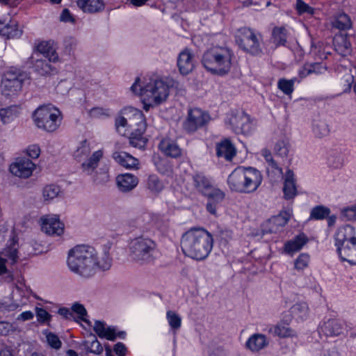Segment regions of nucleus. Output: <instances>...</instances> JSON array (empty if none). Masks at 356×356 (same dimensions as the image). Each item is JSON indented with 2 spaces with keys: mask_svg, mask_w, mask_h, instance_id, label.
<instances>
[{
  "mask_svg": "<svg viewBox=\"0 0 356 356\" xmlns=\"http://www.w3.org/2000/svg\"><path fill=\"white\" fill-rule=\"evenodd\" d=\"M78 44V40L72 36L65 37L63 41V53L67 56L73 55Z\"/></svg>",
  "mask_w": 356,
  "mask_h": 356,
  "instance_id": "obj_45",
  "label": "nucleus"
},
{
  "mask_svg": "<svg viewBox=\"0 0 356 356\" xmlns=\"http://www.w3.org/2000/svg\"><path fill=\"white\" fill-rule=\"evenodd\" d=\"M334 45L336 51L341 55L345 56L351 51V44L346 35H337L334 38Z\"/></svg>",
  "mask_w": 356,
  "mask_h": 356,
  "instance_id": "obj_34",
  "label": "nucleus"
},
{
  "mask_svg": "<svg viewBox=\"0 0 356 356\" xmlns=\"http://www.w3.org/2000/svg\"><path fill=\"white\" fill-rule=\"evenodd\" d=\"M166 318L169 325L175 332L179 330L181 325V317L173 311H168Z\"/></svg>",
  "mask_w": 356,
  "mask_h": 356,
  "instance_id": "obj_52",
  "label": "nucleus"
},
{
  "mask_svg": "<svg viewBox=\"0 0 356 356\" xmlns=\"http://www.w3.org/2000/svg\"><path fill=\"white\" fill-rule=\"evenodd\" d=\"M89 351L95 354H100L103 351V347L97 339L93 340L88 347Z\"/></svg>",
  "mask_w": 356,
  "mask_h": 356,
  "instance_id": "obj_63",
  "label": "nucleus"
},
{
  "mask_svg": "<svg viewBox=\"0 0 356 356\" xmlns=\"http://www.w3.org/2000/svg\"><path fill=\"white\" fill-rule=\"evenodd\" d=\"M333 26L339 30H347L352 26L350 17L345 14L341 13L337 15L332 22Z\"/></svg>",
  "mask_w": 356,
  "mask_h": 356,
  "instance_id": "obj_43",
  "label": "nucleus"
},
{
  "mask_svg": "<svg viewBox=\"0 0 356 356\" xmlns=\"http://www.w3.org/2000/svg\"><path fill=\"white\" fill-rule=\"evenodd\" d=\"M36 317L40 323H44L51 318V315L43 308L36 307Z\"/></svg>",
  "mask_w": 356,
  "mask_h": 356,
  "instance_id": "obj_59",
  "label": "nucleus"
},
{
  "mask_svg": "<svg viewBox=\"0 0 356 356\" xmlns=\"http://www.w3.org/2000/svg\"><path fill=\"white\" fill-rule=\"evenodd\" d=\"M47 340L49 345L51 348L56 349V350H58L61 348L62 343L56 334H55L52 332H49L47 334Z\"/></svg>",
  "mask_w": 356,
  "mask_h": 356,
  "instance_id": "obj_57",
  "label": "nucleus"
},
{
  "mask_svg": "<svg viewBox=\"0 0 356 356\" xmlns=\"http://www.w3.org/2000/svg\"><path fill=\"white\" fill-rule=\"evenodd\" d=\"M209 115L200 108H194L188 111V116L184 122V130L191 134L204 127L209 121Z\"/></svg>",
  "mask_w": 356,
  "mask_h": 356,
  "instance_id": "obj_14",
  "label": "nucleus"
},
{
  "mask_svg": "<svg viewBox=\"0 0 356 356\" xmlns=\"http://www.w3.org/2000/svg\"><path fill=\"white\" fill-rule=\"evenodd\" d=\"M177 67L179 72L183 75H187L193 70L195 67V58L191 49L185 48L179 54Z\"/></svg>",
  "mask_w": 356,
  "mask_h": 356,
  "instance_id": "obj_18",
  "label": "nucleus"
},
{
  "mask_svg": "<svg viewBox=\"0 0 356 356\" xmlns=\"http://www.w3.org/2000/svg\"><path fill=\"white\" fill-rule=\"evenodd\" d=\"M147 185L148 189L154 193H158L161 192L164 187L162 181L155 175L149 176Z\"/></svg>",
  "mask_w": 356,
  "mask_h": 356,
  "instance_id": "obj_49",
  "label": "nucleus"
},
{
  "mask_svg": "<svg viewBox=\"0 0 356 356\" xmlns=\"http://www.w3.org/2000/svg\"><path fill=\"white\" fill-rule=\"evenodd\" d=\"M160 218L154 214L145 212L131 219L129 225L133 229H138L144 235L152 232L155 226L159 225Z\"/></svg>",
  "mask_w": 356,
  "mask_h": 356,
  "instance_id": "obj_13",
  "label": "nucleus"
},
{
  "mask_svg": "<svg viewBox=\"0 0 356 356\" xmlns=\"http://www.w3.org/2000/svg\"><path fill=\"white\" fill-rule=\"evenodd\" d=\"M22 108L19 105H10L0 108V119L3 124L13 122L21 113Z\"/></svg>",
  "mask_w": 356,
  "mask_h": 356,
  "instance_id": "obj_27",
  "label": "nucleus"
},
{
  "mask_svg": "<svg viewBox=\"0 0 356 356\" xmlns=\"http://www.w3.org/2000/svg\"><path fill=\"white\" fill-rule=\"evenodd\" d=\"M327 166L332 169H338L343 165L342 156L339 154H331L327 158Z\"/></svg>",
  "mask_w": 356,
  "mask_h": 356,
  "instance_id": "obj_53",
  "label": "nucleus"
},
{
  "mask_svg": "<svg viewBox=\"0 0 356 356\" xmlns=\"http://www.w3.org/2000/svg\"><path fill=\"white\" fill-rule=\"evenodd\" d=\"M268 344L265 335L262 334H254L252 335L246 342L247 348L250 349L253 352H258L263 349Z\"/></svg>",
  "mask_w": 356,
  "mask_h": 356,
  "instance_id": "obj_28",
  "label": "nucleus"
},
{
  "mask_svg": "<svg viewBox=\"0 0 356 356\" xmlns=\"http://www.w3.org/2000/svg\"><path fill=\"white\" fill-rule=\"evenodd\" d=\"M37 50L44 57L47 58L49 62H56L58 60V56L52 46L50 41H42L37 46Z\"/></svg>",
  "mask_w": 356,
  "mask_h": 356,
  "instance_id": "obj_33",
  "label": "nucleus"
},
{
  "mask_svg": "<svg viewBox=\"0 0 356 356\" xmlns=\"http://www.w3.org/2000/svg\"><path fill=\"white\" fill-rule=\"evenodd\" d=\"M290 218V215L289 213L284 211L281 212L278 216H275L272 219V222L278 226V227H284L288 222Z\"/></svg>",
  "mask_w": 356,
  "mask_h": 356,
  "instance_id": "obj_56",
  "label": "nucleus"
},
{
  "mask_svg": "<svg viewBox=\"0 0 356 356\" xmlns=\"http://www.w3.org/2000/svg\"><path fill=\"white\" fill-rule=\"evenodd\" d=\"M313 132L319 138L327 136L330 133L329 127L324 121L316 122L313 125Z\"/></svg>",
  "mask_w": 356,
  "mask_h": 356,
  "instance_id": "obj_51",
  "label": "nucleus"
},
{
  "mask_svg": "<svg viewBox=\"0 0 356 356\" xmlns=\"http://www.w3.org/2000/svg\"><path fill=\"white\" fill-rule=\"evenodd\" d=\"M287 31L284 27H275L272 31L270 42L275 47L284 46L286 43Z\"/></svg>",
  "mask_w": 356,
  "mask_h": 356,
  "instance_id": "obj_38",
  "label": "nucleus"
},
{
  "mask_svg": "<svg viewBox=\"0 0 356 356\" xmlns=\"http://www.w3.org/2000/svg\"><path fill=\"white\" fill-rule=\"evenodd\" d=\"M284 197L286 200L293 199L297 195V188L293 172L288 169L284 176Z\"/></svg>",
  "mask_w": 356,
  "mask_h": 356,
  "instance_id": "obj_21",
  "label": "nucleus"
},
{
  "mask_svg": "<svg viewBox=\"0 0 356 356\" xmlns=\"http://www.w3.org/2000/svg\"><path fill=\"white\" fill-rule=\"evenodd\" d=\"M296 9L299 15L304 13L313 15L314 13V9L302 0H296Z\"/></svg>",
  "mask_w": 356,
  "mask_h": 356,
  "instance_id": "obj_54",
  "label": "nucleus"
},
{
  "mask_svg": "<svg viewBox=\"0 0 356 356\" xmlns=\"http://www.w3.org/2000/svg\"><path fill=\"white\" fill-rule=\"evenodd\" d=\"M94 248L87 245H77L68 252L67 265L73 273L84 278L91 277V261Z\"/></svg>",
  "mask_w": 356,
  "mask_h": 356,
  "instance_id": "obj_5",
  "label": "nucleus"
},
{
  "mask_svg": "<svg viewBox=\"0 0 356 356\" xmlns=\"http://www.w3.org/2000/svg\"><path fill=\"white\" fill-rule=\"evenodd\" d=\"M113 158L117 163L127 168H134L138 164V159L125 152H114Z\"/></svg>",
  "mask_w": 356,
  "mask_h": 356,
  "instance_id": "obj_31",
  "label": "nucleus"
},
{
  "mask_svg": "<svg viewBox=\"0 0 356 356\" xmlns=\"http://www.w3.org/2000/svg\"><path fill=\"white\" fill-rule=\"evenodd\" d=\"M90 143L87 140L81 141L74 152L73 156L78 161H83L81 165V169L84 173L88 175L96 170L99 164L100 161L104 156V151L99 149L95 151L91 155Z\"/></svg>",
  "mask_w": 356,
  "mask_h": 356,
  "instance_id": "obj_7",
  "label": "nucleus"
},
{
  "mask_svg": "<svg viewBox=\"0 0 356 356\" xmlns=\"http://www.w3.org/2000/svg\"><path fill=\"white\" fill-rule=\"evenodd\" d=\"M262 175L255 168L238 166L227 178V184L232 191L250 193L256 191L262 182Z\"/></svg>",
  "mask_w": 356,
  "mask_h": 356,
  "instance_id": "obj_2",
  "label": "nucleus"
},
{
  "mask_svg": "<svg viewBox=\"0 0 356 356\" xmlns=\"http://www.w3.org/2000/svg\"><path fill=\"white\" fill-rule=\"evenodd\" d=\"M72 312L73 314L74 313H76L79 316V318L86 321L84 316L87 315V311L83 305L79 302H75L72 306Z\"/></svg>",
  "mask_w": 356,
  "mask_h": 356,
  "instance_id": "obj_58",
  "label": "nucleus"
},
{
  "mask_svg": "<svg viewBox=\"0 0 356 356\" xmlns=\"http://www.w3.org/2000/svg\"><path fill=\"white\" fill-rule=\"evenodd\" d=\"M27 155L32 159H37L40 156V149L38 145H31L26 149Z\"/></svg>",
  "mask_w": 356,
  "mask_h": 356,
  "instance_id": "obj_60",
  "label": "nucleus"
},
{
  "mask_svg": "<svg viewBox=\"0 0 356 356\" xmlns=\"http://www.w3.org/2000/svg\"><path fill=\"white\" fill-rule=\"evenodd\" d=\"M60 20L65 23L70 22L74 24L75 22L74 17L67 8H65L63 10L60 15Z\"/></svg>",
  "mask_w": 356,
  "mask_h": 356,
  "instance_id": "obj_62",
  "label": "nucleus"
},
{
  "mask_svg": "<svg viewBox=\"0 0 356 356\" xmlns=\"http://www.w3.org/2000/svg\"><path fill=\"white\" fill-rule=\"evenodd\" d=\"M213 238L203 228H191L181 236V248L185 256L197 261L206 259L213 247Z\"/></svg>",
  "mask_w": 356,
  "mask_h": 356,
  "instance_id": "obj_1",
  "label": "nucleus"
},
{
  "mask_svg": "<svg viewBox=\"0 0 356 356\" xmlns=\"http://www.w3.org/2000/svg\"><path fill=\"white\" fill-rule=\"evenodd\" d=\"M326 70L325 66L323 65L314 63L311 64L305 65L302 70L300 72V76L301 77H305L312 73L321 74Z\"/></svg>",
  "mask_w": 356,
  "mask_h": 356,
  "instance_id": "obj_42",
  "label": "nucleus"
},
{
  "mask_svg": "<svg viewBox=\"0 0 356 356\" xmlns=\"http://www.w3.org/2000/svg\"><path fill=\"white\" fill-rule=\"evenodd\" d=\"M307 241V237L304 234H300L285 243L284 250L286 253L292 254L300 250Z\"/></svg>",
  "mask_w": 356,
  "mask_h": 356,
  "instance_id": "obj_30",
  "label": "nucleus"
},
{
  "mask_svg": "<svg viewBox=\"0 0 356 356\" xmlns=\"http://www.w3.org/2000/svg\"><path fill=\"white\" fill-rule=\"evenodd\" d=\"M29 79V76L26 72L10 69L2 77L0 85L1 95L5 98L16 96L21 90L23 83Z\"/></svg>",
  "mask_w": 356,
  "mask_h": 356,
  "instance_id": "obj_8",
  "label": "nucleus"
},
{
  "mask_svg": "<svg viewBox=\"0 0 356 356\" xmlns=\"http://www.w3.org/2000/svg\"><path fill=\"white\" fill-rule=\"evenodd\" d=\"M216 154L218 157H224L227 161H231L236 155V149L231 142L226 139L216 147Z\"/></svg>",
  "mask_w": 356,
  "mask_h": 356,
  "instance_id": "obj_29",
  "label": "nucleus"
},
{
  "mask_svg": "<svg viewBox=\"0 0 356 356\" xmlns=\"http://www.w3.org/2000/svg\"><path fill=\"white\" fill-rule=\"evenodd\" d=\"M140 79L136 78L131 87V91L142 97H150L156 104L165 102L170 94V88L173 86V80L168 79H150L148 82L139 84Z\"/></svg>",
  "mask_w": 356,
  "mask_h": 356,
  "instance_id": "obj_4",
  "label": "nucleus"
},
{
  "mask_svg": "<svg viewBox=\"0 0 356 356\" xmlns=\"http://www.w3.org/2000/svg\"><path fill=\"white\" fill-rule=\"evenodd\" d=\"M319 332L325 336H338L342 332V324L337 319L329 318L319 325Z\"/></svg>",
  "mask_w": 356,
  "mask_h": 356,
  "instance_id": "obj_23",
  "label": "nucleus"
},
{
  "mask_svg": "<svg viewBox=\"0 0 356 356\" xmlns=\"http://www.w3.org/2000/svg\"><path fill=\"white\" fill-rule=\"evenodd\" d=\"M309 262V255L306 253H302L295 261V268L301 270L307 267Z\"/></svg>",
  "mask_w": 356,
  "mask_h": 356,
  "instance_id": "obj_55",
  "label": "nucleus"
},
{
  "mask_svg": "<svg viewBox=\"0 0 356 356\" xmlns=\"http://www.w3.org/2000/svg\"><path fill=\"white\" fill-rule=\"evenodd\" d=\"M91 175L93 183L98 186L105 185L110 180L108 172L104 169L95 170Z\"/></svg>",
  "mask_w": 356,
  "mask_h": 356,
  "instance_id": "obj_46",
  "label": "nucleus"
},
{
  "mask_svg": "<svg viewBox=\"0 0 356 356\" xmlns=\"http://www.w3.org/2000/svg\"><path fill=\"white\" fill-rule=\"evenodd\" d=\"M111 244L108 243L102 246V250L98 253L94 248V255L92 257L91 261V277L94 276L97 271L108 270L112 266L113 259L110 251Z\"/></svg>",
  "mask_w": 356,
  "mask_h": 356,
  "instance_id": "obj_12",
  "label": "nucleus"
},
{
  "mask_svg": "<svg viewBox=\"0 0 356 356\" xmlns=\"http://www.w3.org/2000/svg\"><path fill=\"white\" fill-rule=\"evenodd\" d=\"M290 143L287 138H282L277 141L274 147L275 154L281 157H287L290 150Z\"/></svg>",
  "mask_w": 356,
  "mask_h": 356,
  "instance_id": "obj_41",
  "label": "nucleus"
},
{
  "mask_svg": "<svg viewBox=\"0 0 356 356\" xmlns=\"http://www.w3.org/2000/svg\"><path fill=\"white\" fill-rule=\"evenodd\" d=\"M270 332L282 338L293 337L296 334L295 331L284 322L277 323L270 330Z\"/></svg>",
  "mask_w": 356,
  "mask_h": 356,
  "instance_id": "obj_40",
  "label": "nucleus"
},
{
  "mask_svg": "<svg viewBox=\"0 0 356 356\" xmlns=\"http://www.w3.org/2000/svg\"><path fill=\"white\" fill-rule=\"evenodd\" d=\"M221 201H216L214 198L208 197V202L207 204V210L211 214H216V204Z\"/></svg>",
  "mask_w": 356,
  "mask_h": 356,
  "instance_id": "obj_64",
  "label": "nucleus"
},
{
  "mask_svg": "<svg viewBox=\"0 0 356 356\" xmlns=\"http://www.w3.org/2000/svg\"><path fill=\"white\" fill-rule=\"evenodd\" d=\"M334 239L336 246L350 243L353 241L356 243L355 228L350 225L339 227L335 233Z\"/></svg>",
  "mask_w": 356,
  "mask_h": 356,
  "instance_id": "obj_20",
  "label": "nucleus"
},
{
  "mask_svg": "<svg viewBox=\"0 0 356 356\" xmlns=\"http://www.w3.org/2000/svg\"><path fill=\"white\" fill-rule=\"evenodd\" d=\"M118 189L122 193L132 191L138 184V179L132 174L126 173L120 175L116 178Z\"/></svg>",
  "mask_w": 356,
  "mask_h": 356,
  "instance_id": "obj_24",
  "label": "nucleus"
},
{
  "mask_svg": "<svg viewBox=\"0 0 356 356\" xmlns=\"http://www.w3.org/2000/svg\"><path fill=\"white\" fill-rule=\"evenodd\" d=\"M35 165L29 159H22L18 160L10 167V170L14 175L22 177L28 178L35 169Z\"/></svg>",
  "mask_w": 356,
  "mask_h": 356,
  "instance_id": "obj_19",
  "label": "nucleus"
},
{
  "mask_svg": "<svg viewBox=\"0 0 356 356\" xmlns=\"http://www.w3.org/2000/svg\"><path fill=\"white\" fill-rule=\"evenodd\" d=\"M193 184L199 193L207 197L214 198L216 201H222L225 197V193L214 188L203 173H195L193 176Z\"/></svg>",
  "mask_w": 356,
  "mask_h": 356,
  "instance_id": "obj_11",
  "label": "nucleus"
},
{
  "mask_svg": "<svg viewBox=\"0 0 356 356\" xmlns=\"http://www.w3.org/2000/svg\"><path fill=\"white\" fill-rule=\"evenodd\" d=\"M30 59L33 70L40 75L48 74L53 70L51 65L46 59L35 58L34 56H32Z\"/></svg>",
  "mask_w": 356,
  "mask_h": 356,
  "instance_id": "obj_35",
  "label": "nucleus"
},
{
  "mask_svg": "<svg viewBox=\"0 0 356 356\" xmlns=\"http://www.w3.org/2000/svg\"><path fill=\"white\" fill-rule=\"evenodd\" d=\"M93 329L100 338H106L110 341H115L116 339L115 328L113 327H105V323L103 321H96Z\"/></svg>",
  "mask_w": 356,
  "mask_h": 356,
  "instance_id": "obj_32",
  "label": "nucleus"
},
{
  "mask_svg": "<svg viewBox=\"0 0 356 356\" xmlns=\"http://www.w3.org/2000/svg\"><path fill=\"white\" fill-rule=\"evenodd\" d=\"M229 125L232 130L237 134H248L252 129L250 118L243 111H237L233 113L229 119Z\"/></svg>",
  "mask_w": 356,
  "mask_h": 356,
  "instance_id": "obj_15",
  "label": "nucleus"
},
{
  "mask_svg": "<svg viewBox=\"0 0 356 356\" xmlns=\"http://www.w3.org/2000/svg\"><path fill=\"white\" fill-rule=\"evenodd\" d=\"M122 114L129 117V127L133 131L145 133L146 123L142 111L134 107H127L122 111Z\"/></svg>",
  "mask_w": 356,
  "mask_h": 356,
  "instance_id": "obj_16",
  "label": "nucleus"
},
{
  "mask_svg": "<svg viewBox=\"0 0 356 356\" xmlns=\"http://www.w3.org/2000/svg\"><path fill=\"white\" fill-rule=\"evenodd\" d=\"M330 213V209L325 206L318 205L314 207L310 213V219L323 220Z\"/></svg>",
  "mask_w": 356,
  "mask_h": 356,
  "instance_id": "obj_47",
  "label": "nucleus"
},
{
  "mask_svg": "<svg viewBox=\"0 0 356 356\" xmlns=\"http://www.w3.org/2000/svg\"><path fill=\"white\" fill-rule=\"evenodd\" d=\"M42 230L48 235L60 236L64 232V224L56 215H47L40 218Z\"/></svg>",
  "mask_w": 356,
  "mask_h": 356,
  "instance_id": "obj_17",
  "label": "nucleus"
},
{
  "mask_svg": "<svg viewBox=\"0 0 356 356\" xmlns=\"http://www.w3.org/2000/svg\"><path fill=\"white\" fill-rule=\"evenodd\" d=\"M261 35L253 29L243 27L238 30L236 42L239 47L245 52L254 56L263 55L261 46Z\"/></svg>",
  "mask_w": 356,
  "mask_h": 356,
  "instance_id": "obj_9",
  "label": "nucleus"
},
{
  "mask_svg": "<svg viewBox=\"0 0 356 356\" xmlns=\"http://www.w3.org/2000/svg\"><path fill=\"white\" fill-rule=\"evenodd\" d=\"M143 134L144 133L133 131L129 138V144L136 148H144L147 140L143 136Z\"/></svg>",
  "mask_w": 356,
  "mask_h": 356,
  "instance_id": "obj_44",
  "label": "nucleus"
},
{
  "mask_svg": "<svg viewBox=\"0 0 356 356\" xmlns=\"http://www.w3.org/2000/svg\"><path fill=\"white\" fill-rule=\"evenodd\" d=\"M33 118L38 127L47 131H55L62 120L60 111L51 105L38 108L33 113Z\"/></svg>",
  "mask_w": 356,
  "mask_h": 356,
  "instance_id": "obj_10",
  "label": "nucleus"
},
{
  "mask_svg": "<svg viewBox=\"0 0 356 356\" xmlns=\"http://www.w3.org/2000/svg\"><path fill=\"white\" fill-rule=\"evenodd\" d=\"M261 155L265 159L266 162L268 163L267 171H271L273 173L279 175H283V170L280 167L278 163L273 159V155L270 150L264 149L261 150Z\"/></svg>",
  "mask_w": 356,
  "mask_h": 356,
  "instance_id": "obj_37",
  "label": "nucleus"
},
{
  "mask_svg": "<svg viewBox=\"0 0 356 356\" xmlns=\"http://www.w3.org/2000/svg\"><path fill=\"white\" fill-rule=\"evenodd\" d=\"M160 150L166 156L178 158L181 155V149L176 142L170 138H164L159 143Z\"/></svg>",
  "mask_w": 356,
  "mask_h": 356,
  "instance_id": "obj_26",
  "label": "nucleus"
},
{
  "mask_svg": "<svg viewBox=\"0 0 356 356\" xmlns=\"http://www.w3.org/2000/svg\"><path fill=\"white\" fill-rule=\"evenodd\" d=\"M342 214L348 220H356V209L353 205L344 209L342 211Z\"/></svg>",
  "mask_w": 356,
  "mask_h": 356,
  "instance_id": "obj_61",
  "label": "nucleus"
},
{
  "mask_svg": "<svg viewBox=\"0 0 356 356\" xmlns=\"http://www.w3.org/2000/svg\"><path fill=\"white\" fill-rule=\"evenodd\" d=\"M234 58V54L229 48L215 46L203 54L202 63L212 74L222 76L231 71Z\"/></svg>",
  "mask_w": 356,
  "mask_h": 356,
  "instance_id": "obj_3",
  "label": "nucleus"
},
{
  "mask_svg": "<svg viewBox=\"0 0 356 356\" xmlns=\"http://www.w3.org/2000/svg\"><path fill=\"white\" fill-rule=\"evenodd\" d=\"M128 248L131 259L137 264H148L156 258L157 244L148 236L141 235L131 239Z\"/></svg>",
  "mask_w": 356,
  "mask_h": 356,
  "instance_id": "obj_6",
  "label": "nucleus"
},
{
  "mask_svg": "<svg viewBox=\"0 0 356 356\" xmlns=\"http://www.w3.org/2000/svg\"><path fill=\"white\" fill-rule=\"evenodd\" d=\"M60 190L58 186L49 184L46 186L42 191L44 200L49 202L56 197L60 193Z\"/></svg>",
  "mask_w": 356,
  "mask_h": 356,
  "instance_id": "obj_48",
  "label": "nucleus"
},
{
  "mask_svg": "<svg viewBox=\"0 0 356 356\" xmlns=\"http://www.w3.org/2000/svg\"><path fill=\"white\" fill-rule=\"evenodd\" d=\"M76 4L86 13H99L105 9V3L103 0H77Z\"/></svg>",
  "mask_w": 356,
  "mask_h": 356,
  "instance_id": "obj_25",
  "label": "nucleus"
},
{
  "mask_svg": "<svg viewBox=\"0 0 356 356\" xmlns=\"http://www.w3.org/2000/svg\"><path fill=\"white\" fill-rule=\"evenodd\" d=\"M0 35L6 37L7 39L19 37L22 35V31L17 28L15 22L5 24L0 21Z\"/></svg>",
  "mask_w": 356,
  "mask_h": 356,
  "instance_id": "obj_36",
  "label": "nucleus"
},
{
  "mask_svg": "<svg viewBox=\"0 0 356 356\" xmlns=\"http://www.w3.org/2000/svg\"><path fill=\"white\" fill-rule=\"evenodd\" d=\"M337 250L340 259L347 261L350 265H356V243L343 244L337 246Z\"/></svg>",
  "mask_w": 356,
  "mask_h": 356,
  "instance_id": "obj_22",
  "label": "nucleus"
},
{
  "mask_svg": "<svg viewBox=\"0 0 356 356\" xmlns=\"http://www.w3.org/2000/svg\"><path fill=\"white\" fill-rule=\"evenodd\" d=\"M291 315L300 320H305L309 316V307L305 302L294 304L290 309Z\"/></svg>",
  "mask_w": 356,
  "mask_h": 356,
  "instance_id": "obj_39",
  "label": "nucleus"
},
{
  "mask_svg": "<svg viewBox=\"0 0 356 356\" xmlns=\"http://www.w3.org/2000/svg\"><path fill=\"white\" fill-rule=\"evenodd\" d=\"M297 79L290 80L280 79L277 82L278 88L286 95H291L294 90V83Z\"/></svg>",
  "mask_w": 356,
  "mask_h": 356,
  "instance_id": "obj_50",
  "label": "nucleus"
}]
</instances>
